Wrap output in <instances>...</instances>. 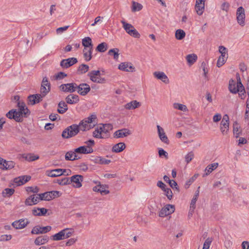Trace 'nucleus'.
<instances>
[{
    "label": "nucleus",
    "mask_w": 249,
    "mask_h": 249,
    "mask_svg": "<svg viewBox=\"0 0 249 249\" xmlns=\"http://www.w3.org/2000/svg\"><path fill=\"white\" fill-rule=\"evenodd\" d=\"M51 90V84L47 77H43L40 87V94L29 96L28 102L32 105L39 103Z\"/></svg>",
    "instance_id": "nucleus-1"
},
{
    "label": "nucleus",
    "mask_w": 249,
    "mask_h": 249,
    "mask_svg": "<svg viewBox=\"0 0 249 249\" xmlns=\"http://www.w3.org/2000/svg\"><path fill=\"white\" fill-rule=\"evenodd\" d=\"M79 132V128L76 124H73L65 128L62 133L63 139H68L75 136Z\"/></svg>",
    "instance_id": "nucleus-2"
},
{
    "label": "nucleus",
    "mask_w": 249,
    "mask_h": 249,
    "mask_svg": "<svg viewBox=\"0 0 249 249\" xmlns=\"http://www.w3.org/2000/svg\"><path fill=\"white\" fill-rule=\"evenodd\" d=\"M121 22L123 28L128 35L135 38L140 37V34L132 24L126 23L124 20H122Z\"/></svg>",
    "instance_id": "nucleus-3"
},
{
    "label": "nucleus",
    "mask_w": 249,
    "mask_h": 249,
    "mask_svg": "<svg viewBox=\"0 0 249 249\" xmlns=\"http://www.w3.org/2000/svg\"><path fill=\"white\" fill-rule=\"evenodd\" d=\"M100 71H92L88 73L90 80L94 83L100 84L105 83L106 79L105 78L101 77Z\"/></svg>",
    "instance_id": "nucleus-4"
},
{
    "label": "nucleus",
    "mask_w": 249,
    "mask_h": 249,
    "mask_svg": "<svg viewBox=\"0 0 249 249\" xmlns=\"http://www.w3.org/2000/svg\"><path fill=\"white\" fill-rule=\"evenodd\" d=\"M175 210V207L174 205L167 204L161 209L159 212V216L161 217H164L173 213Z\"/></svg>",
    "instance_id": "nucleus-5"
},
{
    "label": "nucleus",
    "mask_w": 249,
    "mask_h": 249,
    "mask_svg": "<svg viewBox=\"0 0 249 249\" xmlns=\"http://www.w3.org/2000/svg\"><path fill=\"white\" fill-rule=\"evenodd\" d=\"M77 85L75 83L63 84L59 86L60 89L65 92L72 93L76 91Z\"/></svg>",
    "instance_id": "nucleus-6"
},
{
    "label": "nucleus",
    "mask_w": 249,
    "mask_h": 249,
    "mask_svg": "<svg viewBox=\"0 0 249 249\" xmlns=\"http://www.w3.org/2000/svg\"><path fill=\"white\" fill-rule=\"evenodd\" d=\"M84 177L80 175H75L69 178V184L71 183H74L73 187L80 188L82 186V182L83 181Z\"/></svg>",
    "instance_id": "nucleus-7"
},
{
    "label": "nucleus",
    "mask_w": 249,
    "mask_h": 249,
    "mask_svg": "<svg viewBox=\"0 0 249 249\" xmlns=\"http://www.w3.org/2000/svg\"><path fill=\"white\" fill-rule=\"evenodd\" d=\"M220 127L223 135L227 134L229 128V118L228 115L225 114L223 116Z\"/></svg>",
    "instance_id": "nucleus-8"
},
{
    "label": "nucleus",
    "mask_w": 249,
    "mask_h": 249,
    "mask_svg": "<svg viewBox=\"0 0 249 249\" xmlns=\"http://www.w3.org/2000/svg\"><path fill=\"white\" fill-rule=\"evenodd\" d=\"M52 229L50 226L41 227L39 225L34 227L31 231L33 234H44L50 231Z\"/></svg>",
    "instance_id": "nucleus-9"
},
{
    "label": "nucleus",
    "mask_w": 249,
    "mask_h": 249,
    "mask_svg": "<svg viewBox=\"0 0 249 249\" xmlns=\"http://www.w3.org/2000/svg\"><path fill=\"white\" fill-rule=\"evenodd\" d=\"M236 19L237 22L241 26L245 24V13L244 8L242 6L238 7L236 11Z\"/></svg>",
    "instance_id": "nucleus-10"
},
{
    "label": "nucleus",
    "mask_w": 249,
    "mask_h": 249,
    "mask_svg": "<svg viewBox=\"0 0 249 249\" xmlns=\"http://www.w3.org/2000/svg\"><path fill=\"white\" fill-rule=\"evenodd\" d=\"M90 88L89 86L86 83H82L79 85H77L76 91L81 95L85 96L90 91Z\"/></svg>",
    "instance_id": "nucleus-11"
},
{
    "label": "nucleus",
    "mask_w": 249,
    "mask_h": 249,
    "mask_svg": "<svg viewBox=\"0 0 249 249\" xmlns=\"http://www.w3.org/2000/svg\"><path fill=\"white\" fill-rule=\"evenodd\" d=\"M40 200V196L36 195L30 196L25 201V204L26 206H32L36 204Z\"/></svg>",
    "instance_id": "nucleus-12"
},
{
    "label": "nucleus",
    "mask_w": 249,
    "mask_h": 249,
    "mask_svg": "<svg viewBox=\"0 0 249 249\" xmlns=\"http://www.w3.org/2000/svg\"><path fill=\"white\" fill-rule=\"evenodd\" d=\"M77 62V59L74 57L63 59L60 62V66L63 68H68Z\"/></svg>",
    "instance_id": "nucleus-13"
},
{
    "label": "nucleus",
    "mask_w": 249,
    "mask_h": 249,
    "mask_svg": "<svg viewBox=\"0 0 249 249\" xmlns=\"http://www.w3.org/2000/svg\"><path fill=\"white\" fill-rule=\"evenodd\" d=\"M29 223V221L27 219H20L14 221L12 225L16 229H21L25 228Z\"/></svg>",
    "instance_id": "nucleus-14"
},
{
    "label": "nucleus",
    "mask_w": 249,
    "mask_h": 249,
    "mask_svg": "<svg viewBox=\"0 0 249 249\" xmlns=\"http://www.w3.org/2000/svg\"><path fill=\"white\" fill-rule=\"evenodd\" d=\"M31 178L30 176H21L14 178V182L17 186H20L29 181Z\"/></svg>",
    "instance_id": "nucleus-15"
},
{
    "label": "nucleus",
    "mask_w": 249,
    "mask_h": 249,
    "mask_svg": "<svg viewBox=\"0 0 249 249\" xmlns=\"http://www.w3.org/2000/svg\"><path fill=\"white\" fill-rule=\"evenodd\" d=\"M118 69L120 70L127 72H133L135 71V68L133 67V65L128 62L121 63L119 65Z\"/></svg>",
    "instance_id": "nucleus-16"
},
{
    "label": "nucleus",
    "mask_w": 249,
    "mask_h": 249,
    "mask_svg": "<svg viewBox=\"0 0 249 249\" xmlns=\"http://www.w3.org/2000/svg\"><path fill=\"white\" fill-rule=\"evenodd\" d=\"M131 133L130 131L128 129L126 128H123L116 131L114 133V137L116 138H123L130 135Z\"/></svg>",
    "instance_id": "nucleus-17"
},
{
    "label": "nucleus",
    "mask_w": 249,
    "mask_h": 249,
    "mask_svg": "<svg viewBox=\"0 0 249 249\" xmlns=\"http://www.w3.org/2000/svg\"><path fill=\"white\" fill-rule=\"evenodd\" d=\"M158 133L160 140L164 143L168 144L169 140L165 134L164 129L159 125L157 126Z\"/></svg>",
    "instance_id": "nucleus-18"
},
{
    "label": "nucleus",
    "mask_w": 249,
    "mask_h": 249,
    "mask_svg": "<svg viewBox=\"0 0 249 249\" xmlns=\"http://www.w3.org/2000/svg\"><path fill=\"white\" fill-rule=\"evenodd\" d=\"M141 103L137 101V100H133L127 104H126L124 107L127 110H133L139 108L141 106Z\"/></svg>",
    "instance_id": "nucleus-19"
},
{
    "label": "nucleus",
    "mask_w": 249,
    "mask_h": 249,
    "mask_svg": "<svg viewBox=\"0 0 249 249\" xmlns=\"http://www.w3.org/2000/svg\"><path fill=\"white\" fill-rule=\"evenodd\" d=\"M77 125L79 128V131H86L93 128L95 124H89L88 123H85V121L83 120L79 123V124Z\"/></svg>",
    "instance_id": "nucleus-20"
},
{
    "label": "nucleus",
    "mask_w": 249,
    "mask_h": 249,
    "mask_svg": "<svg viewBox=\"0 0 249 249\" xmlns=\"http://www.w3.org/2000/svg\"><path fill=\"white\" fill-rule=\"evenodd\" d=\"M75 152L78 154H87L93 152L92 147H87L86 146H80L74 149Z\"/></svg>",
    "instance_id": "nucleus-21"
},
{
    "label": "nucleus",
    "mask_w": 249,
    "mask_h": 249,
    "mask_svg": "<svg viewBox=\"0 0 249 249\" xmlns=\"http://www.w3.org/2000/svg\"><path fill=\"white\" fill-rule=\"evenodd\" d=\"M154 76L158 79L160 80L165 84L169 82V79L167 75L162 71H155L153 73Z\"/></svg>",
    "instance_id": "nucleus-22"
},
{
    "label": "nucleus",
    "mask_w": 249,
    "mask_h": 249,
    "mask_svg": "<svg viewBox=\"0 0 249 249\" xmlns=\"http://www.w3.org/2000/svg\"><path fill=\"white\" fill-rule=\"evenodd\" d=\"M66 103L69 104H75L79 101V97L76 94H70L68 95L66 98Z\"/></svg>",
    "instance_id": "nucleus-23"
},
{
    "label": "nucleus",
    "mask_w": 249,
    "mask_h": 249,
    "mask_svg": "<svg viewBox=\"0 0 249 249\" xmlns=\"http://www.w3.org/2000/svg\"><path fill=\"white\" fill-rule=\"evenodd\" d=\"M49 240V237L47 235H42L38 236L35 240V244L36 246L44 245Z\"/></svg>",
    "instance_id": "nucleus-24"
},
{
    "label": "nucleus",
    "mask_w": 249,
    "mask_h": 249,
    "mask_svg": "<svg viewBox=\"0 0 249 249\" xmlns=\"http://www.w3.org/2000/svg\"><path fill=\"white\" fill-rule=\"evenodd\" d=\"M238 87V82H237L236 84L235 81H234L233 80H230L228 88L230 91L231 93L234 94H236V93H237L238 91L239 90Z\"/></svg>",
    "instance_id": "nucleus-25"
},
{
    "label": "nucleus",
    "mask_w": 249,
    "mask_h": 249,
    "mask_svg": "<svg viewBox=\"0 0 249 249\" xmlns=\"http://www.w3.org/2000/svg\"><path fill=\"white\" fill-rule=\"evenodd\" d=\"M65 160H74L80 159V157L78 156L75 152V150L69 151L67 152L65 156Z\"/></svg>",
    "instance_id": "nucleus-26"
},
{
    "label": "nucleus",
    "mask_w": 249,
    "mask_h": 249,
    "mask_svg": "<svg viewBox=\"0 0 249 249\" xmlns=\"http://www.w3.org/2000/svg\"><path fill=\"white\" fill-rule=\"evenodd\" d=\"M91 160L95 163L100 164H108L111 162L109 160H107L99 156L93 157Z\"/></svg>",
    "instance_id": "nucleus-27"
},
{
    "label": "nucleus",
    "mask_w": 249,
    "mask_h": 249,
    "mask_svg": "<svg viewBox=\"0 0 249 249\" xmlns=\"http://www.w3.org/2000/svg\"><path fill=\"white\" fill-rule=\"evenodd\" d=\"M62 169H55L52 170H48L46 171V175L50 177H57L63 175Z\"/></svg>",
    "instance_id": "nucleus-28"
},
{
    "label": "nucleus",
    "mask_w": 249,
    "mask_h": 249,
    "mask_svg": "<svg viewBox=\"0 0 249 249\" xmlns=\"http://www.w3.org/2000/svg\"><path fill=\"white\" fill-rule=\"evenodd\" d=\"M68 109L67 104L63 101H60L58 104L57 112L60 114H64Z\"/></svg>",
    "instance_id": "nucleus-29"
},
{
    "label": "nucleus",
    "mask_w": 249,
    "mask_h": 249,
    "mask_svg": "<svg viewBox=\"0 0 249 249\" xmlns=\"http://www.w3.org/2000/svg\"><path fill=\"white\" fill-rule=\"evenodd\" d=\"M126 147L124 142H119L113 146L112 151L115 153H120L123 151Z\"/></svg>",
    "instance_id": "nucleus-30"
},
{
    "label": "nucleus",
    "mask_w": 249,
    "mask_h": 249,
    "mask_svg": "<svg viewBox=\"0 0 249 249\" xmlns=\"http://www.w3.org/2000/svg\"><path fill=\"white\" fill-rule=\"evenodd\" d=\"M18 107L20 112H22V115H23L26 117L29 114L30 112L27 107H26L25 104L23 102H20V101L18 103Z\"/></svg>",
    "instance_id": "nucleus-31"
},
{
    "label": "nucleus",
    "mask_w": 249,
    "mask_h": 249,
    "mask_svg": "<svg viewBox=\"0 0 249 249\" xmlns=\"http://www.w3.org/2000/svg\"><path fill=\"white\" fill-rule=\"evenodd\" d=\"M218 163H213L208 165L205 169V174L203 175V177L208 176L211 173L213 170L217 168Z\"/></svg>",
    "instance_id": "nucleus-32"
},
{
    "label": "nucleus",
    "mask_w": 249,
    "mask_h": 249,
    "mask_svg": "<svg viewBox=\"0 0 249 249\" xmlns=\"http://www.w3.org/2000/svg\"><path fill=\"white\" fill-rule=\"evenodd\" d=\"M48 211L47 209L44 208H37L32 210V213L35 216H44L47 213Z\"/></svg>",
    "instance_id": "nucleus-33"
},
{
    "label": "nucleus",
    "mask_w": 249,
    "mask_h": 249,
    "mask_svg": "<svg viewBox=\"0 0 249 249\" xmlns=\"http://www.w3.org/2000/svg\"><path fill=\"white\" fill-rule=\"evenodd\" d=\"M93 47L84 48L83 49V54L85 59L87 61H89L92 58V51Z\"/></svg>",
    "instance_id": "nucleus-34"
},
{
    "label": "nucleus",
    "mask_w": 249,
    "mask_h": 249,
    "mask_svg": "<svg viewBox=\"0 0 249 249\" xmlns=\"http://www.w3.org/2000/svg\"><path fill=\"white\" fill-rule=\"evenodd\" d=\"M102 127H100V124L98 125L92 133L93 137L97 139H104L102 134Z\"/></svg>",
    "instance_id": "nucleus-35"
},
{
    "label": "nucleus",
    "mask_w": 249,
    "mask_h": 249,
    "mask_svg": "<svg viewBox=\"0 0 249 249\" xmlns=\"http://www.w3.org/2000/svg\"><path fill=\"white\" fill-rule=\"evenodd\" d=\"M173 107L174 109H178L183 112H186L188 111V109L186 105L180 103H175L173 104Z\"/></svg>",
    "instance_id": "nucleus-36"
},
{
    "label": "nucleus",
    "mask_w": 249,
    "mask_h": 249,
    "mask_svg": "<svg viewBox=\"0 0 249 249\" xmlns=\"http://www.w3.org/2000/svg\"><path fill=\"white\" fill-rule=\"evenodd\" d=\"M83 120L85 121V123H88L89 124H92L94 123V124H97V116L95 114H92Z\"/></svg>",
    "instance_id": "nucleus-37"
},
{
    "label": "nucleus",
    "mask_w": 249,
    "mask_h": 249,
    "mask_svg": "<svg viewBox=\"0 0 249 249\" xmlns=\"http://www.w3.org/2000/svg\"><path fill=\"white\" fill-rule=\"evenodd\" d=\"M119 50L118 48H113L110 49L108 52V54L110 56H113V58L117 60L119 56Z\"/></svg>",
    "instance_id": "nucleus-38"
},
{
    "label": "nucleus",
    "mask_w": 249,
    "mask_h": 249,
    "mask_svg": "<svg viewBox=\"0 0 249 249\" xmlns=\"http://www.w3.org/2000/svg\"><path fill=\"white\" fill-rule=\"evenodd\" d=\"M197 58V55L194 53L188 54L186 57V60L190 65L194 64L196 61Z\"/></svg>",
    "instance_id": "nucleus-39"
},
{
    "label": "nucleus",
    "mask_w": 249,
    "mask_h": 249,
    "mask_svg": "<svg viewBox=\"0 0 249 249\" xmlns=\"http://www.w3.org/2000/svg\"><path fill=\"white\" fill-rule=\"evenodd\" d=\"M82 43L84 48L93 47L91 39L89 37H86L83 38Z\"/></svg>",
    "instance_id": "nucleus-40"
},
{
    "label": "nucleus",
    "mask_w": 249,
    "mask_h": 249,
    "mask_svg": "<svg viewBox=\"0 0 249 249\" xmlns=\"http://www.w3.org/2000/svg\"><path fill=\"white\" fill-rule=\"evenodd\" d=\"M23 158L29 161H33L38 159L39 156L33 154H28L23 155Z\"/></svg>",
    "instance_id": "nucleus-41"
},
{
    "label": "nucleus",
    "mask_w": 249,
    "mask_h": 249,
    "mask_svg": "<svg viewBox=\"0 0 249 249\" xmlns=\"http://www.w3.org/2000/svg\"><path fill=\"white\" fill-rule=\"evenodd\" d=\"M3 163V168H2V170L11 169L14 167L15 165L14 162L12 161H6L5 160H4Z\"/></svg>",
    "instance_id": "nucleus-42"
},
{
    "label": "nucleus",
    "mask_w": 249,
    "mask_h": 249,
    "mask_svg": "<svg viewBox=\"0 0 249 249\" xmlns=\"http://www.w3.org/2000/svg\"><path fill=\"white\" fill-rule=\"evenodd\" d=\"M238 86L239 90L237 92H238V94L240 97L241 99H244L245 97V90L243 85H242L241 82L240 80L239 82H238Z\"/></svg>",
    "instance_id": "nucleus-43"
},
{
    "label": "nucleus",
    "mask_w": 249,
    "mask_h": 249,
    "mask_svg": "<svg viewBox=\"0 0 249 249\" xmlns=\"http://www.w3.org/2000/svg\"><path fill=\"white\" fill-rule=\"evenodd\" d=\"M240 126L237 122H235L233 124V132L236 138L239 137L241 131L239 130Z\"/></svg>",
    "instance_id": "nucleus-44"
},
{
    "label": "nucleus",
    "mask_w": 249,
    "mask_h": 249,
    "mask_svg": "<svg viewBox=\"0 0 249 249\" xmlns=\"http://www.w3.org/2000/svg\"><path fill=\"white\" fill-rule=\"evenodd\" d=\"M14 115L12 116L13 119H14L16 122H21L22 121V112H20L19 110L17 111L16 109H14Z\"/></svg>",
    "instance_id": "nucleus-45"
},
{
    "label": "nucleus",
    "mask_w": 249,
    "mask_h": 249,
    "mask_svg": "<svg viewBox=\"0 0 249 249\" xmlns=\"http://www.w3.org/2000/svg\"><path fill=\"white\" fill-rule=\"evenodd\" d=\"M176 38L178 40H181L185 36V32L181 29H178L176 31Z\"/></svg>",
    "instance_id": "nucleus-46"
},
{
    "label": "nucleus",
    "mask_w": 249,
    "mask_h": 249,
    "mask_svg": "<svg viewBox=\"0 0 249 249\" xmlns=\"http://www.w3.org/2000/svg\"><path fill=\"white\" fill-rule=\"evenodd\" d=\"M63 230L53 235V239L54 241H58L65 239L64 234Z\"/></svg>",
    "instance_id": "nucleus-47"
},
{
    "label": "nucleus",
    "mask_w": 249,
    "mask_h": 249,
    "mask_svg": "<svg viewBox=\"0 0 249 249\" xmlns=\"http://www.w3.org/2000/svg\"><path fill=\"white\" fill-rule=\"evenodd\" d=\"M107 49V44L105 42H102L99 44L96 47V51L103 53L105 52Z\"/></svg>",
    "instance_id": "nucleus-48"
},
{
    "label": "nucleus",
    "mask_w": 249,
    "mask_h": 249,
    "mask_svg": "<svg viewBox=\"0 0 249 249\" xmlns=\"http://www.w3.org/2000/svg\"><path fill=\"white\" fill-rule=\"evenodd\" d=\"M142 8V5L137 2L132 1V11L136 12L139 11L141 10Z\"/></svg>",
    "instance_id": "nucleus-49"
},
{
    "label": "nucleus",
    "mask_w": 249,
    "mask_h": 249,
    "mask_svg": "<svg viewBox=\"0 0 249 249\" xmlns=\"http://www.w3.org/2000/svg\"><path fill=\"white\" fill-rule=\"evenodd\" d=\"M89 67L86 64H82L78 68L77 71L80 74H83L88 71Z\"/></svg>",
    "instance_id": "nucleus-50"
},
{
    "label": "nucleus",
    "mask_w": 249,
    "mask_h": 249,
    "mask_svg": "<svg viewBox=\"0 0 249 249\" xmlns=\"http://www.w3.org/2000/svg\"><path fill=\"white\" fill-rule=\"evenodd\" d=\"M195 9L198 15H201L204 10V4L196 3Z\"/></svg>",
    "instance_id": "nucleus-51"
},
{
    "label": "nucleus",
    "mask_w": 249,
    "mask_h": 249,
    "mask_svg": "<svg viewBox=\"0 0 249 249\" xmlns=\"http://www.w3.org/2000/svg\"><path fill=\"white\" fill-rule=\"evenodd\" d=\"M38 196H40L41 200L49 201L51 200L50 192H47L44 193L38 194Z\"/></svg>",
    "instance_id": "nucleus-52"
},
{
    "label": "nucleus",
    "mask_w": 249,
    "mask_h": 249,
    "mask_svg": "<svg viewBox=\"0 0 249 249\" xmlns=\"http://www.w3.org/2000/svg\"><path fill=\"white\" fill-rule=\"evenodd\" d=\"M228 56H222L220 55L217 61L216 66L217 67L220 68L222 65H223L225 62H226Z\"/></svg>",
    "instance_id": "nucleus-53"
},
{
    "label": "nucleus",
    "mask_w": 249,
    "mask_h": 249,
    "mask_svg": "<svg viewBox=\"0 0 249 249\" xmlns=\"http://www.w3.org/2000/svg\"><path fill=\"white\" fill-rule=\"evenodd\" d=\"M14 192L15 190L13 189L6 188L3 190L2 195L4 197H10L14 194Z\"/></svg>",
    "instance_id": "nucleus-54"
},
{
    "label": "nucleus",
    "mask_w": 249,
    "mask_h": 249,
    "mask_svg": "<svg viewBox=\"0 0 249 249\" xmlns=\"http://www.w3.org/2000/svg\"><path fill=\"white\" fill-rule=\"evenodd\" d=\"M63 232H64V237L65 239L71 237L72 234L74 233V230L73 229H69L66 228L63 230Z\"/></svg>",
    "instance_id": "nucleus-55"
},
{
    "label": "nucleus",
    "mask_w": 249,
    "mask_h": 249,
    "mask_svg": "<svg viewBox=\"0 0 249 249\" xmlns=\"http://www.w3.org/2000/svg\"><path fill=\"white\" fill-rule=\"evenodd\" d=\"M54 182H56L61 185L69 184V178L65 177L62 179H57Z\"/></svg>",
    "instance_id": "nucleus-56"
},
{
    "label": "nucleus",
    "mask_w": 249,
    "mask_h": 249,
    "mask_svg": "<svg viewBox=\"0 0 249 249\" xmlns=\"http://www.w3.org/2000/svg\"><path fill=\"white\" fill-rule=\"evenodd\" d=\"M50 194L51 200L60 196L61 195V193L57 191H50Z\"/></svg>",
    "instance_id": "nucleus-57"
},
{
    "label": "nucleus",
    "mask_w": 249,
    "mask_h": 249,
    "mask_svg": "<svg viewBox=\"0 0 249 249\" xmlns=\"http://www.w3.org/2000/svg\"><path fill=\"white\" fill-rule=\"evenodd\" d=\"M213 240L212 238H208L204 242L202 249H209Z\"/></svg>",
    "instance_id": "nucleus-58"
},
{
    "label": "nucleus",
    "mask_w": 249,
    "mask_h": 249,
    "mask_svg": "<svg viewBox=\"0 0 249 249\" xmlns=\"http://www.w3.org/2000/svg\"><path fill=\"white\" fill-rule=\"evenodd\" d=\"M100 187H101V188H99V192L102 195H107L109 193V191L106 189V188L107 187L106 185L100 184Z\"/></svg>",
    "instance_id": "nucleus-59"
},
{
    "label": "nucleus",
    "mask_w": 249,
    "mask_h": 249,
    "mask_svg": "<svg viewBox=\"0 0 249 249\" xmlns=\"http://www.w3.org/2000/svg\"><path fill=\"white\" fill-rule=\"evenodd\" d=\"M194 157V153L191 151L188 153L185 157V161L187 163L190 162Z\"/></svg>",
    "instance_id": "nucleus-60"
},
{
    "label": "nucleus",
    "mask_w": 249,
    "mask_h": 249,
    "mask_svg": "<svg viewBox=\"0 0 249 249\" xmlns=\"http://www.w3.org/2000/svg\"><path fill=\"white\" fill-rule=\"evenodd\" d=\"M100 127H102V136L104 137V139H106L108 138L109 137V131L106 129L105 127H103L102 125H100Z\"/></svg>",
    "instance_id": "nucleus-61"
},
{
    "label": "nucleus",
    "mask_w": 249,
    "mask_h": 249,
    "mask_svg": "<svg viewBox=\"0 0 249 249\" xmlns=\"http://www.w3.org/2000/svg\"><path fill=\"white\" fill-rule=\"evenodd\" d=\"M219 52L222 56H226V55H228L227 50L224 46H220L219 47Z\"/></svg>",
    "instance_id": "nucleus-62"
},
{
    "label": "nucleus",
    "mask_w": 249,
    "mask_h": 249,
    "mask_svg": "<svg viewBox=\"0 0 249 249\" xmlns=\"http://www.w3.org/2000/svg\"><path fill=\"white\" fill-rule=\"evenodd\" d=\"M163 191L165 192L167 198L170 200L171 199L173 196V193L171 190L170 188H166Z\"/></svg>",
    "instance_id": "nucleus-63"
},
{
    "label": "nucleus",
    "mask_w": 249,
    "mask_h": 249,
    "mask_svg": "<svg viewBox=\"0 0 249 249\" xmlns=\"http://www.w3.org/2000/svg\"><path fill=\"white\" fill-rule=\"evenodd\" d=\"M26 190L28 192H32L34 193H37L39 192V189L37 187H27L26 188Z\"/></svg>",
    "instance_id": "nucleus-64"
}]
</instances>
